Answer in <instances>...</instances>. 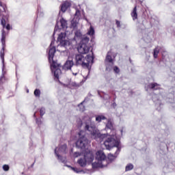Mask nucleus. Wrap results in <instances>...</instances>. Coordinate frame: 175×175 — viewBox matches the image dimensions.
<instances>
[{"mask_svg": "<svg viewBox=\"0 0 175 175\" xmlns=\"http://www.w3.org/2000/svg\"><path fill=\"white\" fill-rule=\"evenodd\" d=\"M70 71L74 76H77V75H79V68H77V66H76V64H75V66L72 67V68H71Z\"/></svg>", "mask_w": 175, "mask_h": 175, "instance_id": "4be33fe9", "label": "nucleus"}, {"mask_svg": "<svg viewBox=\"0 0 175 175\" xmlns=\"http://www.w3.org/2000/svg\"><path fill=\"white\" fill-rule=\"evenodd\" d=\"M110 54H111V53L108 52L106 59H105V61L107 62H109V64H112V65H113V57H111V55Z\"/></svg>", "mask_w": 175, "mask_h": 175, "instance_id": "5701e85b", "label": "nucleus"}, {"mask_svg": "<svg viewBox=\"0 0 175 175\" xmlns=\"http://www.w3.org/2000/svg\"><path fill=\"white\" fill-rule=\"evenodd\" d=\"M104 99H110V96L108 94H105L103 96Z\"/></svg>", "mask_w": 175, "mask_h": 175, "instance_id": "4c0bfd02", "label": "nucleus"}, {"mask_svg": "<svg viewBox=\"0 0 175 175\" xmlns=\"http://www.w3.org/2000/svg\"><path fill=\"white\" fill-rule=\"evenodd\" d=\"M131 17L133 21L137 20V8L136 6H135L133 12H131Z\"/></svg>", "mask_w": 175, "mask_h": 175, "instance_id": "dca6fc26", "label": "nucleus"}, {"mask_svg": "<svg viewBox=\"0 0 175 175\" xmlns=\"http://www.w3.org/2000/svg\"><path fill=\"white\" fill-rule=\"evenodd\" d=\"M72 27L75 28V27H77V24L75 23V22H72Z\"/></svg>", "mask_w": 175, "mask_h": 175, "instance_id": "ea45409f", "label": "nucleus"}, {"mask_svg": "<svg viewBox=\"0 0 175 175\" xmlns=\"http://www.w3.org/2000/svg\"><path fill=\"white\" fill-rule=\"evenodd\" d=\"M33 116H34V117H36V113H35Z\"/></svg>", "mask_w": 175, "mask_h": 175, "instance_id": "79ce46f5", "label": "nucleus"}, {"mask_svg": "<svg viewBox=\"0 0 175 175\" xmlns=\"http://www.w3.org/2000/svg\"><path fill=\"white\" fill-rule=\"evenodd\" d=\"M34 95L35 96H40V90L39 89H36L34 91Z\"/></svg>", "mask_w": 175, "mask_h": 175, "instance_id": "7c9ffc66", "label": "nucleus"}, {"mask_svg": "<svg viewBox=\"0 0 175 175\" xmlns=\"http://www.w3.org/2000/svg\"><path fill=\"white\" fill-rule=\"evenodd\" d=\"M59 24L62 29L68 27V22L64 18L60 19Z\"/></svg>", "mask_w": 175, "mask_h": 175, "instance_id": "412c9836", "label": "nucleus"}, {"mask_svg": "<svg viewBox=\"0 0 175 175\" xmlns=\"http://www.w3.org/2000/svg\"><path fill=\"white\" fill-rule=\"evenodd\" d=\"M160 47V51H161L163 57H166L167 55V51H166V49L163 48V46H159Z\"/></svg>", "mask_w": 175, "mask_h": 175, "instance_id": "393cba45", "label": "nucleus"}, {"mask_svg": "<svg viewBox=\"0 0 175 175\" xmlns=\"http://www.w3.org/2000/svg\"><path fill=\"white\" fill-rule=\"evenodd\" d=\"M55 42V38H53L52 41L51 42V44L49 46V61L50 64L54 61V55L55 54V51L57 50L55 49V46H54V43Z\"/></svg>", "mask_w": 175, "mask_h": 175, "instance_id": "1a4fd4ad", "label": "nucleus"}, {"mask_svg": "<svg viewBox=\"0 0 175 175\" xmlns=\"http://www.w3.org/2000/svg\"><path fill=\"white\" fill-rule=\"evenodd\" d=\"M75 66V62L73 60H67L63 66L64 70H72V68Z\"/></svg>", "mask_w": 175, "mask_h": 175, "instance_id": "9b49d317", "label": "nucleus"}, {"mask_svg": "<svg viewBox=\"0 0 175 175\" xmlns=\"http://www.w3.org/2000/svg\"><path fill=\"white\" fill-rule=\"evenodd\" d=\"M113 106H117V104H116V103H113Z\"/></svg>", "mask_w": 175, "mask_h": 175, "instance_id": "a19ab883", "label": "nucleus"}, {"mask_svg": "<svg viewBox=\"0 0 175 175\" xmlns=\"http://www.w3.org/2000/svg\"><path fill=\"white\" fill-rule=\"evenodd\" d=\"M159 51H161V48L159 47V46H156L155 49L153 50L154 58H158V54H159Z\"/></svg>", "mask_w": 175, "mask_h": 175, "instance_id": "a211bd4d", "label": "nucleus"}, {"mask_svg": "<svg viewBox=\"0 0 175 175\" xmlns=\"http://www.w3.org/2000/svg\"><path fill=\"white\" fill-rule=\"evenodd\" d=\"M75 36L77 38H81V32L80 31V30H77L76 32H75Z\"/></svg>", "mask_w": 175, "mask_h": 175, "instance_id": "2f4dec72", "label": "nucleus"}, {"mask_svg": "<svg viewBox=\"0 0 175 175\" xmlns=\"http://www.w3.org/2000/svg\"><path fill=\"white\" fill-rule=\"evenodd\" d=\"M96 122H102L104 120H106V118L103 115H96Z\"/></svg>", "mask_w": 175, "mask_h": 175, "instance_id": "6ab92c4d", "label": "nucleus"}, {"mask_svg": "<svg viewBox=\"0 0 175 175\" xmlns=\"http://www.w3.org/2000/svg\"><path fill=\"white\" fill-rule=\"evenodd\" d=\"M1 25H2L3 29L5 28L8 31H10V24L4 18H2L1 20Z\"/></svg>", "mask_w": 175, "mask_h": 175, "instance_id": "f8f14e48", "label": "nucleus"}, {"mask_svg": "<svg viewBox=\"0 0 175 175\" xmlns=\"http://www.w3.org/2000/svg\"><path fill=\"white\" fill-rule=\"evenodd\" d=\"M81 151L82 152L81 153L79 152H75L73 154L74 158H77V157H80L81 154H83V150L82 149H81Z\"/></svg>", "mask_w": 175, "mask_h": 175, "instance_id": "c756f323", "label": "nucleus"}, {"mask_svg": "<svg viewBox=\"0 0 175 175\" xmlns=\"http://www.w3.org/2000/svg\"><path fill=\"white\" fill-rule=\"evenodd\" d=\"M113 71L115 72V73H120V68L117 66H114Z\"/></svg>", "mask_w": 175, "mask_h": 175, "instance_id": "f704fd0d", "label": "nucleus"}, {"mask_svg": "<svg viewBox=\"0 0 175 175\" xmlns=\"http://www.w3.org/2000/svg\"><path fill=\"white\" fill-rule=\"evenodd\" d=\"M69 167H71V169L73 170V172H75V173H81V172H83V170H80L77 167H73L70 166H69Z\"/></svg>", "mask_w": 175, "mask_h": 175, "instance_id": "cd10ccee", "label": "nucleus"}, {"mask_svg": "<svg viewBox=\"0 0 175 175\" xmlns=\"http://www.w3.org/2000/svg\"><path fill=\"white\" fill-rule=\"evenodd\" d=\"M95 33V30L94 29V27L92 26H90V29L88 31V35H90V36H92Z\"/></svg>", "mask_w": 175, "mask_h": 175, "instance_id": "a878e982", "label": "nucleus"}, {"mask_svg": "<svg viewBox=\"0 0 175 175\" xmlns=\"http://www.w3.org/2000/svg\"><path fill=\"white\" fill-rule=\"evenodd\" d=\"M116 25H117L118 28H120L121 27V24L119 21H116Z\"/></svg>", "mask_w": 175, "mask_h": 175, "instance_id": "58836bf2", "label": "nucleus"}, {"mask_svg": "<svg viewBox=\"0 0 175 175\" xmlns=\"http://www.w3.org/2000/svg\"><path fill=\"white\" fill-rule=\"evenodd\" d=\"M133 169V165L132 163H129L126 166L125 170L126 172H129V170H132Z\"/></svg>", "mask_w": 175, "mask_h": 175, "instance_id": "bb28decb", "label": "nucleus"}, {"mask_svg": "<svg viewBox=\"0 0 175 175\" xmlns=\"http://www.w3.org/2000/svg\"><path fill=\"white\" fill-rule=\"evenodd\" d=\"M66 144H64L59 148L58 151H57V148L55 150V154L57 157V159H59V161H60V162H62L63 163L65 162V159L62 157L59 154H65L66 152Z\"/></svg>", "mask_w": 175, "mask_h": 175, "instance_id": "9d476101", "label": "nucleus"}, {"mask_svg": "<svg viewBox=\"0 0 175 175\" xmlns=\"http://www.w3.org/2000/svg\"><path fill=\"white\" fill-rule=\"evenodd\" d=\"M85 102H88V98H85L83 101H82L79 105H78V107H79L80 111H84V110H85V107L83 105Z\"/></svg>", "mask_w": 175, "mask_h": 175, "instance_id": "f3484780", "label": "nucleus"}, {"mask_svg": "<svg viewBox=\"0 0 175 175\" xmlns=\"http://www.w3.org/2000/svg\"><path fill=\"white\" fill-rule=\"evenodd\" d=\"M75 17H76V16H78V17H79V16H80V10H76V12H75Z\"/></svg>", "mask_w": 175, "mask_h": 175, "instance_id": "e433bc0d", "label": "nucleus"}, {"mask_svg": "<svg viewBox=\"0 0 175 175\" xmlns=\"http://www.w3.org/2000/svg\"><path fill=\"white\" fill-rule=\"evenodd\" d=\"M153 100H154V102H155V98H153Z\"/></svg>", "mask_w": 175, "mask_h": 175, "instance_id": "37998d69", "label": "nucleus"}, {"mask_svg": "<svg viewBox=\"0 0 175 175\" xmlns=\"http://www.w3.org/2000/svg\"><path fill=\"white\" fill-rule=\"evenodd\" d=\"M106 129H110L111 132H116V130H114V127L113 126V122H111V120H108L106 124Z\"/></svg>", "mask_w": 175, "mask_h": 175, "instance_id": "2eb2a0df", "label": "nucleus"}, {"mask_svg": "<svg viewBox=\"0 0 175 175\" xmlns=\"http://www.w3.org/2000/svg\"><path fill=\"white\" fill-rule=\"evenodd\" d=\"M45 113H46V109L44 107L41 108L40 110V117L42 118L43 116H44Z\"/></svg>", "mask_w": 175, "mask_h": 175, "instance_id": "c85d7f7f", "label": "nucleus"}, {"mask_svg": "<svg viewBox=\"0 0 175 175\" xmlns=\"http://www.w3.org/2000/svg\"><path fill=\"white\" fill-rule=\"evenodd\" d=\"M118 154H120V152L116 151L115 154H108V159L111 162V161H114V159L118 156Z\"/></svg>", "mask_w": 175, "mask_h": 175, "instance_id": "aec40b11", "label": "nucleus"}, {"mask_svg": "<svg viewBox=\"0 0 175 175\" xmlns=\"http://www.w3.org/2000/svg\"><path fill=\"white\" fill-rule=\"evenodd\" d=\"M0 6L2 7V10H0V13L1 14V16H3L4 17L5 16V14L4 13H6V6L5 5H2V2L0 1Z\"/></svg>", "mask_w": 175, "mask_h": 175, "instance_id": "b1692460", "label": "nucleus"}, {"mask_svg": "<svg viewBox=\"0 0 175 175\" xmlns=\"http://www.w3.org/2000/svg\"><path fill=\"white\" fill-rule=\"evenodd\" d=\"M60 66L61 64L57 63L55 61H53L51 64V70L52 72L54 73V77L57 80L59 79V75H61V69H59Z\"/></svg>", "mask_w": 175, "mask_h": 175, "instance_id": "6e6552de", "label": "nucleus"}, {"mask_svg": "<svg viewBox=\"0 0 175 175\" xmlns=\"http://www.w3.org/2000/svg\"><path fill=\"white\" fill-rule=\"evenodd\" d=\"M9 169H10L9 165H3V170H4V172H8Z\"/></svg>", "mask_w": 175, "mask_h": 175, "instance_id": "72a5a7b5", "label": "nucleus"}, {"mask_svg": "<svg viewBox=\"0 0 175 175\" xmlns=\"http://www.w3.org/2000/svg\"><path fill=\"white\" fill-rule=\"evenodd\" d=\"M36 124H38V125H42V120H40L38 118H36Z\"/></svg>", "mask_w": 175, "mask_h": 175, "instance_id": "c9c22d12", "label": "nucleus"}, {"mask_svg": "<svg viewBox=\"0 0 175 175\" xmlns=\"http://www.w3.org/2000/svg\"><path fill=\"white\" fill-rule=\"evenodd\" d=\"M94 64V57L91 55H88L86 57L81 54L75 55V65L76 66H81L82 68L91 69V65Z\"/></svg>", "mask_w": 175, "mask_h": 175, "instance_id": "7ed1b4c3", "label": "nucleus"}, {"mask_svg": "<svg viewBox=\"0 0 175 175\" xmlns=\"http://www.w3.org/2000/svg\"><path fill=\"white\" fill-rule=\"evenodd\" d=\"M85 132H89L91 138L94 139V140H96L97 142H103L106 137H107V134H102L96 129L95 125L91 122V120H89L85 123Z\"/></svg>", "mask_w": 175, "mask_h": 175, "instance_id": "f03ea898", "label": "nucleus"}, {"mask_svg": "<svg viewBox=\"0 0 175 175\" xmlns=\"http://www.w3.org/2000/svg\"><path fill=\"white\" fill-rule=\"evenodd\" d=\"M148 87L150 90H159L161 88V85L157 83H150Z\"/></svg>", "mask_w": 175, "mask_h": 175, "instance_id": "4468645a", "label": "nucleus"}, {"mask_svg": "<svg viewBox=\"0 0 175 175\" xmlns=\"http://www.w3.org/2000/svg\"><path fill=\"white\" fill-rule=\"evenodd\" d=\"M27 92H29V90H27Z\"/></svg>", "mask_w": 175, "mask_h": 175, "instance_id": "c03bdc74", "label": "nucleus"}, {"mask_svg": "<svg viewBox=\"0 0 175 175\" xmlns=\"http://www.w3.org/2000/svg\"><path fill=\"white\" fill-rule=\"evenodd\" d=\"M104 146L107 150H111L113 147H116V152H120L121 151V146H120V141L116 139V136L114 134H110L106 140L104 142Z\"/></svg>", "mask_w": 175, "mask_h": 175, "instance_id": "39448f33", "label": "nucleus"}, {"mask_svg": "<svg viewBox=\"0 0 175 175\" xmlns=\"http://www.w3.org/2000/svg\"><path fill=\"white\" fill-rule=\"evenodd\" d=\"M59 29V26H58V23H57L55 27V30H54L53 36L55 35V32H57V31H58Z\"/></svg>", "mask_w": 175, "mask_h": 175, "instance_id": "473e14b6", "label": "nucleus"}, {"mask_svg": "<svg viewBox=\"0 0 175 175\" xmlns=\"http://www.w3.org/2000/svg\"><path fill=\"white\" fill-rule=\"evenodd\" d=\"M57 42L59 43L60 47L68 48V46H70V42L66 40V33H61L57 38Z\"/></svg>", "mask_w": 175, "mask_h": 175, "instance_id": "0eeeda50", "label": "nucleus"}, {"mask_svg": "<svg viewBox=\"0 0 175 175\" xmlns=\"http://www.w3.org/2000/svg\"><path fill=\"white\" fill-rule=\"evenodd\" d=\"M90 42V38L88 37H85L82 40V42L78 46V51L80 54H88V52H91L92 57L94 55V53L92 52V46L88 44Z\"/></svg>", "mask_w": 175, "mask_h": 175, "instance_id": "423d86ee", "label": "nucleus"}, {"mask_svg": "<svg viewBox=\"0 0 175 175\" xmlns=\"http://www.w3.org/2000/svg\"><path fill=\"white\" fill-rule=\"evenodd\" d=\"M83 133H84L83 131L79 133V138L76 142L77 147L82 150V155H83V157L78 159L77 163L81 167H85V166H87V161L92 162V161H94V154H92L91 150L88 149V139L84 135L81 136Z\"/></svg>", "mask_w": 175, "mask_h": 175, "instance_id": "f257e3e1", "label": "nucleus"}, {"mask_svg": "<svg viewBox=\"0 0 175 175\" xmlns=\"http://www.w3.org/2000/svg\"><path fill=\"white\" fill-rule=\"evenodd\" d=\"M68 8H70V3H69V1H65L62 4L60 10L63 13H65V12L68 10Z\"/></svg>", "mask_w": 175, "mask_h": 175, "instance_id": "ddd939ff", "label": "nucleus"}, {"mask_svg": "<svg viewBox=\"0 0 175 175\" xmlns=\"http://www.w3.org/2000/svg\"><path fill=\"white\" fill-rule=\"evenodd\" d=\"M96 159L97 162L92 163L93 169H97V167H106L109 165L106 154L102 150H99L96 152Z\"/></svg>", "mask_w": 175, "mask_h": 175, "instance_id": "20e7f679", "label": "nucleus"}]
</instances>
